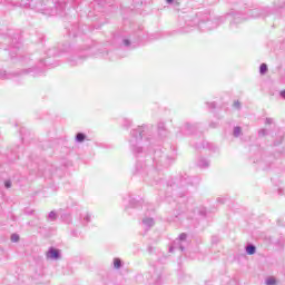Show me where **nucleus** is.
I'll list each match as a JSON object with an SVG mask.
<instances>
[{
	"instance_id": "nucleus-1",
	"label": "nucleus",
	"mask_w": 285,
	"mask_h": 285,
	"mask_svg": "<svg viewBox=\"0 0 285 285\" xmlns=\"http://www.w3.org/2000/svg\"><path fill=\"white\" fill-rule=\"evenodd\" d=\"M39 68H29V69H22L20 71H13V72H8L3 69H0V79H14L17 77H26V75L33 73V77H37L41 75Z\"/></svg>"
},
{
	"instance_id": "nucleus-2",
	"label": "nucleus",
	"mask_w": 285,
	"mask_h": 285,
	"mask_svg": "<svg viewBox=\"0 0 285 285\" xmlns=\"http://www.w3.org/2000/svg\"><path fill=\"white\" fill-rule=\"evenodd\" d=\"M219 26V19L207 20L199 22V28L207 32L208 30H215Z\"/></svg>"
},
{
	"instance_id": "nucleus-3",
	"label": "nucleus",
	"mask_w": 285,
	"mask_h": 285,
	"mask_svg": "<svg viewBox=\"0 0 285 285\" xmlns=\"http://www.w3.org/2000/svg\"><path fill=\"white\" fill-rule=\"evenodd\" d=\"M250 19H257L258 17H268L271 14V10L268 8L264 9H252L248 11Z\"/></svg>"
},
{
	"instance_id": "nucleus-4",
	"label": "nucleus",
	"mask_w": 285,
	"mask_h": 285,
	"mask_svg": "<svg viewBox=\"0 0 285 285\" xmlns=\"http://www.w3.org/2000/svg\"><path fill=\"white\" fill-rule=\"evenodd\" d=\"M11 46L14 51V55H11V59H14V56L17 55V50H19L21 43H19V41H17V39H13Z\"/></svg>"
},
{
	"instance_id": "nucleus-5",
	"label": "nucleus",
	"mask_w": 285,
	"mask_h": 285,
	"mask_svg": "<svg viewBox=\"0 0 285 285\" xmlns=\"http://www.w3.org/2000/svg\"><path fill=\"white\" fill-rule=\"evenodd\" d=\"M49 257H50L51 259H58V258H59V250H57V249H50V250H49Z\"/></svg>"
},
{
	"instance_id": "nucleus-6",
	"label": "nucleus",
	"mask_w": 285,
	"mask_h": 285,
	"mask_svg": "<svg viewBox=\"0 0 285 285\" xmlns=\"http://www.w3.org/2000/svg\"><path fill=\"white\" fill-rule=\"evenodd\" d=\"M261 75H266L268 72V65L262 63L259 67Z\"/></svg>"
},
{
	"instance_id": "nucleus-7",
	"label": "nucleus",
	"mask_w": 285,
	"mask_h": 285,
	"mask_svg": "<svg viewBox=\"0 0 285 285\" xmlns=\"http://www.w3.org/2000/svg\"><path fill=\"white\" fill-rule=\"evenodd\" d=\"M246 252L247 255H255V246H247Z\"/></svg>"
},
{
	"instance_id": "nucleus-8",
	"label": "nucleus",
	"mask_w": 285,
	"mask_h": 285,
	"mask_svg": "<svg viewBox=\"0 0 285 285\" xmlns=\"http://www.w3.org/2000/svg\"><path fill=\"white\" fill-rule=\"evenodd\" d=\"M114 266H115V268H121V259L115 258L114 259Z\"/></svg>"
},
{
	"instance_id": "nucleus-9",
	"label": "nucleus",
	"mask_w": 285,
	"mask_h": 285,
	"mask_svg": "<svg viewBox=\"0 0 285 285\" xmlns=\"http://www.w3.org/2000/svg\"><path fill=\"white\" fill-rule=\"evenodd\" d=\"M76 139H77V141H85V139H86V135H83V134H77V136H76Z\"/></svg>"
},
{
	"instance_id": "nucleus-10",
	"label": "nucleus",
	"mask_w": 285,
	"mask_h": 285,
	"mask_svg": "<svg viewBox=\"0 0 285 285\" xmlns=\"http://www.w3.org/2000/svg\"><path fill=\"white\" fill-rule=\"evenodd\" d=\"M234 135H235V137H239L242 135V128L240 127H235Z\"/></svg>"
},
{
	"instance_id": "nucleus-11",
	"label": "nucleus",
	"mask_w": 285,
	"mask_h": 285,
	"mask_svg": "<svg viewBox=\"0 0 285 285\" xmlns=\"http://www.w3.org/2000/svg\"><path fill=\"white\" fill-rule=\"evenodd\" d=\"M275 284H276L275 278H268L267 279V285H275Z\"/></svg>"
},
{
	"instance_id": "nucleus-12",
	"label": "nucleus",
	"mask_w": 285,
	"mask_h": 285,
	"mask_svg": "<svg viewBox=\"0 0 285 285\" xmlns=\"http://www.w3.org/2000/svg\"><path fill=\"white\" fill-rule=\"evenodd\" d=\"M11 240H12V242H19V235L13 234V235L11 236Z\"/></svg>"
},
{
	"instance_id": "nucleus-13",
	"label": "nucleus",
	"mask_w": 285,
	"mask_h": 285,
	"mask_svg": "<svg viewBox=\"0 0 285 285\" xmlns=\"http://www.w3.org/2000/svg\"><path fill=\"white\" fill-rule=\"evenodd\" d=\"M242 106V102L239 100L234 101V108H239Z\"/></svg>"
},
{
	"instance_id": "nucleus-14",
	"label": "nucleus",
	"mask_w": 285,
	"mask_h": 285,
	"mask_svg": "<svg viewBox=\"0 0 285 285\" xmlns=\"http://www.w3.org/2000/svg\"><path fill=\"white\" fill-rule=\"evenodd\" d=\"M122 43H124V46H126V48H128V46H130V40L125 39V40L122 41Z\"/></svg>"
},
{
	"instance_id": "nucleus-15",
	"label": "nucleus",
	"mask_w": 285,
	"mask_h": 285,
	"mask_svg": "<svg viewBox=\"0 0 285 285\" xmlns=\"http://www.w3.org/2000/svg\"><path fill=\"white\" fill-rule=\"evenodd\" d=\"M79 63H81V60H79L78 62H77V60H71V66H77V65H79Z\"/></svg>"
},
{
	"instance_id": "nucleus-16",
	"label": "nucleus",
	"mask_w": 285,
	"mask_h": 285,
	"mask_svg": "<svg viewBox=\"0 0 285 285\" xmlns=\"http://www.w3.org/2000/svg\"><path fill=\"white\" fill-rule=\"evenodd\" d=\"M4 186H6V188H10V186H12V184L10 181H6Z\"/></svg>"
},
{
	"instance_id": "nucleus-17",
	"label": "nucleus",
	"mask_w": 285,
	"mask_h": 285,
	"mask_svg": "<svg viewBox=\"0 0 285 285\" xmlns=\"http://www.w3.org/2000/svg\"><path fill=\"white\" fill-rule=\"evenodd\" d=\"M281 97L285 99V90L281 91Z\"/></svg>"
},
{
	"instance_id": "nucleus-18",
	"label": "nucleus",
	"mask_w": 285,
	"mask_h": 285,
	"mask_svg": "<svg viewBox=\"0 0 285 285\" xmlns=\"http://www.w3.org/2000/svg\"><path fill=\"white\" fill-rule=\"evenodd\" d=\"M175 0H166L167 3L171 4Z\"/></svg>"
},
{
	"instance_id": "nucleus-19",
	"label": "nucleus",
	"mask_w": 285,
	"mask_h": 285,
	"mask_svg": "<svg viewBox=\"0 0 285 285\" xmlns=\"http://www.w3.org/2000/svg\"><path fill=\"white\" fill-rule=\"evenodd\" d=\"M217 107V105H215V102H213L212 105H210V108H216Z\"/></svg>"
},
{
	"instance_id": "nucleus-20",
	"label": "nucleus",
	"mask_w": 285,
	"mask_h": 285,
	"mask_svg": "<svg viewBox=\"0 0 285 285\" xmlns=\"http://www.w3.org/2000/svg\"><path fill=\"white\" fill-rule=\"evenodd\" d=\"M285 0H278V3H284Z\"/></svg>"
},
{
	"instance_id": "nucleus-21",
	"label": "nucleus",
	"mask_w": 285,
	"mask_h": 285,
	"mask_svg": "<svg viewBox=\"0 0 285 285\" xmlns=\"http://www.w3.org/2000/svg\"><path fill=\"white\" fill-rule=\"evenodd\" d=\"M285 7V4H281L278 8H284Z\"/></svg>"
},
{
	"instance_id": "nucleus-22",
	"label": "nucleus",
	"mask_w": 285,
	"mask_h": 285,
	"mask_svg": "<svg viewBox=\"0 0 285 285\" xmlns=\"http://www.w3.org/2000/svg\"><path fill=\"white\" fill-rule=\"evenodd\" d=\"M50 217H55V214H50Z\"/></svg>"
},
{
	"instance_id": "nucleus-23",
	"label": "nucleus",
	"mask_w": 285,
	"mask_h": 285,
	"mask_svg": "<svg viewBox=\"0 0 285 285\" xmlns=\"http://www.w3.org/2000/svg\"><path fill=\"white\" fill-rule=\"evenodd\" d=\"M0 3H3V0H0Z\"/></svg>"
}]
</instances>
